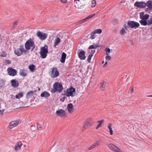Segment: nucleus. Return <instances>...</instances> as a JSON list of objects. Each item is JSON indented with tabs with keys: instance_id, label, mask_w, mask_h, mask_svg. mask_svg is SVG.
Masks as SVG:
<instances>
[{
	"instance_id": "f257e3e1",
	"label": "nucleus",
	"mask_w": 152,
	"mask_h": 152,
	"mask_svg": "<svg viewBox=\"0 0 152 152\" xmlns=\"http://www.w3.org/2000/svg\"><path fill=\"white\" fill-rule=\"evenodd\" d=\"M48 52V46L47 45H45L44 47H41L39 53L41 57L42 58L44 59L46 57Z\"/></svg>"
},
{
	"instance_id": "f03ea898",
	"label": "nucleus",
	"mask_w": 152,
	"mask_h": 152,
	"mask_svg": "<svg viewBox=\"0 0 152 152\" xmlns=\"http://www.w3.org/2000/svg\"><path fill=\"white\" fill-rule=\"evenodd\" d=\"M25 46L27 51L31 49L33 50L35 47V45L33 41L31 39L28 40L25 43Z\"/></svg>"
},
{
	"instance_id": "7ed1b4c3",
	"label": "nucleus",
	"mask_w": 152,
	"mask_h": 152,
	"mask_svg": "<svg viewBox=\"0 0 152 152\" xmlns=\"http://www.w3.org/2000/svg\"><path fill=\"white\" fill-rule=\"evenodd\" d=\"M63 90L62 85L58 82L55 83L53 85L52 91L53 92L58 91L61 92Z\"/></svg>"
},
{
	"instance_id": "20e7f679",
	"label": "nucleus",
	"mask_w": 152,
	"mask_h": 152,
	"mask_svg": "<svg viewBox=\"0 0 152 152\" xmlns=\"http://www.w3.org/2000/svg\"><path fill=\"white\" fill-rule=\"evenodd\" d=\"M14 53L18 56L21 55L23 53L26 54L28 53L27 51L22 46L20 47L19 48H18L15 50Z\"/></svg>"
},
{
	"instance_id": "39448f33",
	"label": "nucleus",
	"mask_w": 152,
	"mask_h": 152,
	"mask_svg": "<svg viewBox=\"0 0 152 152\" xmlns=\"http://www.w3.org/2000/svg\"><path fill=\"white\" fill-rule=\"evenodd\" d=\"M64 92L65 95L67 97L74 96H75L74 94L75 92V89L71 87L70 88L66 89Z\"/></svg>"
},
{
	"instance_id": "423d86ee",
	"label": "nucleus",
	"mask_w": 152,
	"mask_h": 152,
	"mask_svg": "<svg viewBox=\"0 0 152 152\" xmlns=\"http://www.w3.org/2000/svg\"><path fill=\"white\" fill-rule=\"evenodd\" d=\"M59 72L56 67H53L51 69L50 76L52 78H54L59 75Z\"/></svg>"
},
{
	"instance_id": "0eeeda50",
	"label": "nucleus",
	"mask_w": 152,
	"mask_h": 152,
	"mask_svg": "<svg viewBox=\"0 0 152 152\" xmlns=\"http://www.w3.org/2000/svg\"><path fill=\"white\" fill-rule=\"evenodd\" d=\"M127 25L129 27L132 28H135L138 27L140 26L139 23L134 21H129L127 23Z\"/></svg>"
},
{
	"instance_id": "6e6552de",
	"label": "nucleus",
	"mask_w": 152,
	"mask_h": 152,
	"mask_svg": "<svg viewBox=\"0 0 152 152\" xmlns=\"http://www.w3.org/2000/svg\"><path fill=\"white\" fill-rule=\"evenodd\" d=\"M20 123V122L19 120H17L11 121L8 126V128L10 129H12L18 125Z\"/></svg>"
},
{
	"instance_id": "1a4fd4ad",
	"label": "nucleus",
	"mask_w": 152,
	"mask_h": 152,
	"mask_svg": "<svg viewBox=\"0 0 152 152\" xmlns=\"http://www.w3.org/2000/svg\"><path fill=\"white\" fill-rule=\"evenodd\" d=\"M36 35L41 40H45L47 37L46 34L40 31H38Z\"/></svg>"
},
{
	"instance_id": "9d476101",
	"label": "nucleus",
	"mask_w": 152,
	"mask_h": 152,
	"mask_svg": "<svg viewBox=\"0 0 152 152\" xmlns=\"http://www.w3.org/2000/svg\"><path fill=\"white\" fill-rule=\"evenodd\" d=\"M7 71L8 75L11 76H15L17 73V71L11 67L8 68Z\"/></svg>"
},
{
	"instance_id": "9b49d317",
	"label": "nucleus",
	"mask_w": 152,
	"mask_h": 152,
	"mask_svg": "<svg viewBox=\"0 0 152 152\" xmlns=\"http://www.w3.org/2000/svg\"><path fill=\"white\" fill-rule=\"evenodd\" d=\"M134 6L141 8H145L146 7V3L143 1H137L134 4Z\"/></svg>"
},
{
	"instance_id": "f8f14e48",
	"label": "nucleus",
	"mask_w": 152,
	"mask_h": 152,
	"mask_svg": "<svg viewBox=\"0 0 152 152\" xmlns=\"http://www.w3.org/2000/svg\"><path fill=\"white\" fill-rule=\"evenodd\" d=\"M108 147L110 149L115 152H124L113 144H110Z\"/></svg>"
},
{
	"instance_id": "ddd939ff",
	"label": "nucleus",
	"mask_w": 152,
	"mask_h": 152,
	"mask_svg": "<svg viewBox=\"0 0 152 152\" xmlns=\"http://www.w3.org/2000/svg\"><path fill=\"white\" fill-rule=\"evenodd\" d=\"M91 119H88L87 120L85 121L83 124V126L82 128V130H84L88 126H91Z\"/></svg>"
},
{
	"instance_id": "4468645a",
	"label": "nucleus",
	"mask_w": 152,
	"mask_h": 152,
	"mask_svg": "<svg viewBox=\"0 0 152 152\" xmlns=\"http://www.w3.org/2000/svg\"><path fill=\"white\" fill-rule=\"evenodd\" d=\"M66 114L65 111L62 109L58 110L56 112V115L61 117H64Z\"/></svg>"
},
{
	"instance_id": "2eb2a0df",
	"label": "nucleus",
	"mask_w": 152,
	"mask_h": 152,
	"mask_svg": "<svg viewBox=\"0 0 152 152\" xmlns=\"http://www.w3.org/2000/svg\"><path fill=\"white\" fill-rule=\"evenodd\" d=\"M128 28V27L126 24H124V27L122 28L119 31V34L121 35L124 36L126 33V30Z\"/></svg>"
},
{
	"instance_id": "dca6fc26",
	"label": "nucleus",
	"mask_w": 152,
	"mask_h": 152,
	"mask_svg": "<svg viewBox=\"0 0 152 152\" xmlns=\"http://www.w3.org/2000/svg\"><path fill=\"white\" fill-rule=\"evenodd\" d=\"M85 52L83 50L80 51L78 52V56L80 59L85 60V59L86 58L85 56Z\"/></svg>"
},
{
	"instance_id": "f3484780",
	"label": "nucleus",
	"mask_w": 152,
	"mask_h": 152,
	"mask_svg": "<svg viewBox=\"0 0 152 152\" xmlns=\"http://www.w3.org/2000/svg\"><path fill=\"white\" fill-rule=\"evenodd\" d=\"M146 5L147 7L146 9V11L148 12L151 11L152 9V1H148L146 3Z\"/></svg>"
},
{
	"instance_id": "a211bd4d",
	"label": "nucleus",
	"mask_w": 152,
	"mask_h": 152,
	"mask_svg": "<svg viewBox=\"0 0 152 152\" xmlns=\"http://www.w3.org/2000/svg\"><path fill=\"white\" fill-rule=\"evenodd\" d=\"M22 145L23 143L21 142L20 141L17 142L15 146V150L17 151L20 150Z\"/></svg>"
},
{
	"instance_id": "6ab92c4d",
	"label": "nucleus",
	"mask_w": 152,
	"mask_h": 152,
	"mask_svg": "<svg viewBox=\"0 0 152 152\" xmlns=\"http://www.w3.org/2000/svg\"><path fill=\"white\" fill-rule=\"evenodd\" d=\"M110 53H105L106 56L105 57V58L106 59V60L107 61L105 62V67L107 64L108 62L111 61L112 60V58L111 56L110 55Z\"/></svg>"
},
{
	"instance_id": "aec40b11",
	"label": "nucleus",
	"mask_w": 152,
	"mask_h": 152,
	"mask_svg": "<svg viewBox=\"0 0 152 152\" xmlns=\"http://www.w3.org/2000/svg\"><path fill=\"white\" fill-rule=\"evenodd\" d=\"M11 83L12 86L14 88H16L19 85L18 82L15 79H12L11 80Z\"/></svg>"
},
{
	"instance_id": "412c9836",
	"label": "nucleus",
	"mask_w": 152,
	"mask_h": 152,
	"mask_svg": "<svg viewBox=\"0 0 152 152\" xmlns=\"http://www.w3.org/2000/svg\"><path fill=\"white\" fill-rule=\"evenodd\" d=\"M144 15V13L143 12L140 13V18L142 20H146L149 18V15H148L146 14Z\"/></svg>"
},
{
	"instance_id": "4be33fe9",
	"label": "nucleus",
	"mask_w": 152,
	"mask_h": 152,
	"mask_svg": "<svg viewBox=\"0 0 152 152\" xmlns=\"http://www.w3.org/2000/svg\"><path fill=\"white\" fill-rule=\"evenodd\" d=\"M67 109L68 111L70 113L73 112L74 109L73 104L72 103L68 104L67 106Z\"/></svg>"
},
{
	"instance_id": "5701e85b",
	"label": "nucleus",
	"mask_w": 152,
	"mask_h": 152,
	"mask_svg": "<svg viewBox=\"0 0 152 152\" xmlns=\"http://www.w3.org/2000/svg\"><path fill=\"white\" fill-rule=\"evenodd\" d=\"M100 143V141H98L96 142L95 143L92 145L91 146L88 148V150H91V149H93L94 148L98 146Z\"/></svg>"
},
{
	"instance_id": "b1692460",
	"label": "nucleus",
	"mask_w": 152,
	"mask_h": 152,
	"mask_svg": "<svg viewBox=\"0 0 152 152\" xmlns=\"http://www.w3.org/2000/svg\"><path fill=\"white\" fill-rule=\"evenodd\" d=\"M40 96L42 97L47 98L50 96V94L47 91H45L41 94Z\"/></svg>"
},
{
	"instance_id": "393cba45",
	"label": "nucleus",
	"mask_w": 152,
	"mask_h": 152,
	"mask_svg": "<svg viewBox=\"0 0 152 152\" xmlns=\"http://www.w3.org/2000/svg\"><path fill=\"white\" fill-rule=\"evenodd\" d=\"M66 57V54L64 52H63L61 55V58L60 60L61 62L64 63L65 61V59Z\"/></svg>"
},
{
	"instance_id": "a878e982",
	"label": "nucleus",
	"mask_w": 152,
	"mask_h": 152,
	"mask_svg": "<svg viewBox=\"0 0 152 152\" xmlns=\"http://www.w3.org/2000/svg\"><path fill=\"white\" fill-rule=\"evenodd\" d=\"M61 40L60 38L58 37H56L55 40V42L53 46L54 47H56L57 45L60 42Z\"/></svg>"
},
{
	"instance_id": "bb28decb",
	"label": "nucleus",
	"mask_w": 152,
	"mask_h": 152,
	"mask_svg": "<svg viewBox=\"0 0 152 152\" xmlns=\"http://www.w3.org/2000/svg\"><path fill=\"white\" fill-rule=\"evenodd\" d=\"M104 121V120H103L97 121V123H98V124L96 127V129H97L101 127L102 126Z\"/></svg>"
},
{
	"instance_id": "cd10ccee",
	"label": "nucleus",
	"mask_w": 152,
	"mask_h": 152,
	"mask_svg": "<svg viewBox=\"0 0 152 152\" xmlns=\"http://www.w3.org/2000/svg\"><path fill=\"white\" fill-rule=\"evenodd\" d=\"M90 38L92 39H93L96 38L97 36V35L94 31H92L90 34Z\"/></svg>"
},
{
	"instance_id": "c85d7f7f",
	"label": "nucleus",
	"mask_w": 152,
	"mask_h": 152,
	"mask_svg": "<svg viewBox=\"0 0 152 152\" xmlns=\"http://www.w3.org/2000/svg\"><path fill=\"white\" fill-rule=\"evenodd\" d=\"M20 75L25 77L27 75L26 71L24 70H20Z\"/></svg>"
},
{
	"instance_id": "c756f323",
	"label": "nucleus",
	"mask_w": 152,
	"mask_h": 152,
	"mask_svg": "<svg viewBox=\"0 0 152 152\" xmlns=\"http://www.w3.org/2000/svg\"><path fill=\"white\" fill-rule=\"evenodd\" d=\"M35 68V66L33 64L30 65L28 67V68L31 72H34V71Z\"/></svg>"
},
{
	"instance_id": "7c9ffc66",
	"label": "nucleus",
	"mask_w": 152,
	"mask_h": 152,
	"mask_svg": "<svg viewBox=\"0 0 152 152\" xmlns=\"http://www.w3.org/2000/svg\"><path fill=\"white\" fill-rule=\"evenodd\" d=\"M34 93V91H31L28 92L26 94V97L27 98H29L32 96L33 94Z\"/></svg>"
},
{
	"instance_id": "2f4dec72",
	"label": "nucleus",
	"mask_w": 152,
	"mask_h": 152,
	"mask_svg": "<svg viewBox=\"0 0 152 152\" xmlns=\"http://www.w3.org/2000/svg\"><path fill=\"white\" fill-rule=\"evenodd\" d=\"M141 25L143 26L148 25V22L145 20H142L139 21Z\"/></svg>"
},
{
	"instance_id": "473e14b6",
	"label": "nucleus",
	"mask_w": 152,
	"mask_h": 152,
	"mask_svg": "<svg viewBox=\"0 0 152 152\" xmlns=\"http://www.w3.org/2000/svg\"><path fill=\"white\" fill-rule=\"evenodd\" d=\"M95 52V51L94 50H93L92 51V53H93L92 54H90L88 56V62H89V63H90L91 62V58L92 57V56H93V54Z\"/></svg>"
},
{
	"instance_id": "72a5a7b5",
	"label": "nucleus",
	"mask_w": 152,
	"mask_h": 152,
	"mask_svg": "<svg viewBox=\"0 0 152 152\" xmlns=\"http://www.w3.org/2000/svg\"><path fill=\"white\" fill-rule=\"evenodd\" d=\"M44 126V123L43 122H39L38 123V127L42 128Z\"/></svg>"
},
{
	"instance_id": "f704fd0d",
	"label": "nucleus",
	"mask_w": 152,
	"mask_h": 152,
	"mask_svg": "<svg viewBox=\"0 0 152 152\" xmlns=\"http://www.w3.org/2000/svg\"><path fill=\"white\" fill-rule=\"evenodd\" d=\"M94 32L96 34H100L102 32V31L101 29H97L94 30Z\"/></svg>"
},
{
	"instance_id": "c9c22d12",
	"label": "nucleus",
	"mask_w": 152,
	"mask_h": 152,
	"mask_svg": "<svg viewBox=\"0 0 152 152\" xmlns=\"http://www.w3.org/2000/svg\"><path fill=\"white\" fill-rule=\"evenodd\" d=\"M23 96V94L22 92L18 94H17L15 96V97L16 99H19Z\"/></svg>"
},
{
	"instance_id": "e433bc0d",
	"label": "nucleus",
	"mask_w": 152,
	"mask_h": 152,
	"mask_svg": "<svg viewBox=\"0 0 152 152\" xmlns=\"http://www.w3.org/2000/svg\"><path fill=\"white\" fill-rule=\"evenodd\" d=\"M98 46L97 45H93L90 46L88 48V49H96Z\"/></svg>"
},
{
	"instance_id": "4c0bfd02",
	"label": "nucleus",
	"mask_w": 152,
	"mask_h": 152,
	"mask_svg": "<svg viewBox=\"0 0 152 152\" xmlns=\"http://www.w3.org/2000/svg\"><path fill=\"white\" fill-rule=\"evenodd\" d=\"M111 127L112 124H110L108 126V128H109V130H110V133H113V131L112 130Z\"/></svg>"
},
{
	"instance_id": "58836bf2",
	"label": "nucleus",
	"mask_w": 152,
	"mask_h": 152,
	"mask_svg": "<svg viewBox=\"0 0 152 152\" xmlns=\"http://www.w3.org/2000/svg\"><path fill=\"white\" fill-rule=\"evenodd\" d=\"M112 50H111L110 48H105V52L106 53H111Z\"/></svg>"
},
{
	"instance_id": "ea45409f",
	"label": "nucleus",
	"mask_w": 152,
	"mask_h": 152,
	"mask_svg": "<svg viewBox=\"0 0 152 152\" xmlns=\"http://www.w3.org/2000/svg\"><path fill=\"white\" fill-rule=\"evenodd\" d=\"M96 5V2L95 0H93L92 1L91 7H95Z\"/></svg>"
},
{
	"instance_id": "a19ab883",
	"label": "nucleus",
	"mask_w": 152,
	"mask_h": 152,
	"mask_svg": "<svg viewBox=\"0 0 152 152\" xmlns=\"http://www.w3.org/2000/svg\"><path fill=\"white\" fill-rule=\"evenodd\" d=\"M18 25V22L17 21H15L13 23V25L12 28H15Z\"/></svg>"
},
{
	"instance_id": "79ce46f5",
	"label": "nucleus",
	"mask_w": 152,
	"mask_h": 152,
	"mask_svg": "<svg viewBox=\"0 0 152 152\" xmlns=\"http://www.w3.org/2000/svg\"><path fill=\"white\" fill-rule=\"evenodd\" d=\"M95 15V14L94 13L93 14H91L88 17H86V18L87 19V20H88L91 18L92 17H93Z\"/></svg>"
},
{
	"instance_id": "37998d69",
	"label": "nucleus",
	"mask_w": 152,
	"mask_h": 152,
	"mask_svg": "<svg viewBox=\"0 0 152 152\" xmlns=\"http://www.w3.org/2000/svg\"><path fill=\"white\" fill-rule=\"evenodd\" d=\"M104 82L102 83L101 86H100V88L101 90H104Z\"/></svg>"
},
{
	"instance_id": "c03bdc74",
	"label": "nucleus",
	"mask_w": 152,
	"mask_h": 152,
	"mask_svg": "<svg viewBox=\"0 0 152 152\" xmlns=\"http://www.w3.org/2000/svg\"><path fill=\"white\" fill-rule=\"evenodd\" d=\"M148 25H149L152 24V17L150 18L148 21Z\"/></svg>"
},
{
	"instance_id": "a18cd8bd",
	"label": "nucleus",
	"mask_w": 152,
	"mask_h": 152,
	"mask_svg": "<svg viewBox=\"0 0 152 152\" xmlns=\"http://www.w3.org/2000/svg\"><path fill=\"white\" fill-rule=\"evenodd\" d=\"M7 55V54L5 53H4L2 54H1L0 56L2 57H5Z\"/></svg>"
},
{
	"instance_id": "49530a36",
	"label": "nucleus",
	"mask_w": 152,
	"mask_h": 152,
	"mask_svg": "<svg viewBox=\"0 0 152 152\" xmlns=\"http://www.w3.org/2000/svg\"><path fill=\"white\" fill-rule=\"evenodd\" d=\"M87 20L86 18H84V19L81 20L82 21V23H84V22H85Z\"/></svg>"
},
{
	"instance_id": "de8ad7c7",
	"label": "nucleus",
	"mask_w": 152,
	"mask_h": 152,
	"mask_svg": "<svg viewBox=\"0 0 152 152\" xmlns=\"http://www.w3.org/2000/svg\"><path fill=\"white\" fill-rule=\"evenodd\" d=\"M82 23V21L81 20H80V21L78 22H77V23H76V24L77 25H80V24H81L82 23Z\"/></svg>"
},
{
	"instance_id": "09e8293b",
	"label": "nucleus",
	"mask_w": 152,
	"mask_h": 152,
	"mask_svg": "<svg viewBox=\"0 0 152 152\" xmlns=\"http://www.w3.org/2000/svg\"><path fill=\"white\" fill-rule=\"evenodd\" d=\"M6 61L7 62V64H11V61L9 60H6Z\"/></svg>"
},
{
	"instance_id": "8fccbe9b",
	"label": "nucleus",
	"mask_w": 152,
	"mask_h": 152,
	"mask_svg": "<svg viewBox=\"0 0 152 152\" xmlns=\"http://www.w3.org/2000/svg\"><path fill=\"white\" fill-rule=\"evenodd\" d=\"M61 1L63 3H65L67 1V0H61Z\"/></svg>"
},
{
	"instance_id": "3c124183",
	"label": "nucleus",
	"mask_w": 152,
	"mask_h": 152,
	"mask_svg": "<svg viewBox=\"0 0 152 152\" xmlns=\"http://www.w3.org/2000/svg\"><path fill=\"white\" fill-rule=\"evenodd\" d=\"M4 110H0V115H2L4 112Z\"/></svg>"
},
{
	"instance_id": "603ef678",
	"label": "nucleus",
	"mask_w": 152,
	"mask_h": 152,
	"mask_svg": "<svg viewBox=\"0 0 152 152\" xmlns=\"http://www.w3.org/2000/svg\"><path fill=\"white\" fill-rule=\"evenodd\" d=\"M134 92V88H132V89H131V93H132L133 92Z\"/></svg>"
},
{
	"instance_id": "864d4df0",
	"label": "nucleus",
	"mask_w": 152,
	"mask_h": 152,
	"mask_svg": "<svg viewBox=\"0 0 152 152\" xmlns=\"http://www.w3.org/2000/svg\"><path fill=\"white\" fill-rule=\"evenodd\" d=\"M146 96L148 97H152V95H150L147 96Z\"/></svg>"
},
{
	"instance_id": "5fc2aeb1",
	"label": "nucleus",
	"mask_w": 152,
	"mask_h": 152,
	"mask_svg": "<svg viewBox=\"0 0 152 152\" xmlns=\"http://www.w3.org/2000/svg\"><path fill=\"white\" fill-rule=\"evenodd\" d=\"M3 86V84L2 85H0V87H2Z\"/></svg>"
},
{
	"instance_id": "6e6d98bb",
	"label": "nucleus",
	"mask_w": 152,
	"mask_h": 152,
	"mask_svg": "<svg viewBox=\"0 0 152 152\" xmlns=\"http://www.w3.org/2000/svg\"><path fill=\"white\" fill-rule=\"evenodd\" d=\"M38 90L39 91H40V88H38Z\"/></svg>"
},
{
	"instance_id": "4d7b16f0",
	"label": "nucleus",
	"mask_w": 152,
	"mask_h": 152,
	"mask_svg": "<svg viewBox=\"0 0 152 152\" xmlns=\"http://www.w3.org/2000/svg\"><path fill=\"white\" fill-rule=\"evenodd\" d=\"M104 63V61H102V64H103V63Z\"/></svg>"
},
{
	"instance_id": "13d9d810",
	"label": "nucleus",
	"mask_w": 152,
	"mask_h": 152,
	"mask_svg": "<svg viewBox=\"0 0 152 152\" xmlns=\"http://www.w3.org/2000/svg\"><path fill=\"white\" fill-rule=\"evenodd\" d=\"M65 99V97H63V100H64Z\"/></svg>"
},
{
	"instance_id": "bf43d9fd",
	"label": "nucleus",
	"mask_w": 152,
	"mask_h": 152,
	"mask_svg": "<svg viewBox=\"0 0 152 152\" xmlns=\"http://www.w3.org/2000/svg\"><path fill=\"white\" fill-rule=\"evenodd\" d=\"M23 107V108H25V107Z\"/></svg>"
},
{
	"instance_id": "052dcab7",
	"label": "nucleus",
	"mask_w": 152,
	"mask_h": 152,
	"mask_svg": "<svg viewBox=\"0 0 152 152\" xmlns=\"http://www.w3.org/2000/svg\"><path fill=\"white\" fill-rule=\"evenodd\" d=\"M80 0H75V1H79Z\"/></svg>"
},
{
	"instance_id": "680f3d73",
	"label": "nucleus",
	"mask_w": 152,
	"mask_h": 152,
	"mask_svg": "<svg viewBox=\"0 0 152 152\" xmlns=\"http://www.w3.org/2000/svg\"><path fill=\"white\" fill-rule=\"evenodd\" d=\"M111 135H112L113 134L112 133H111V134H110Z\"/></svg>"
},
{
	"instance_id": "e2e57ef3",
	"label": "nucleus",
	"mask_w": 152,
	"mask_h": 152,
	"mask_svg": "<svg viewBox=\"0 0 152 152\" xmlns=\"http://www.w3.org/2000/svg\"><path fill=\"white\" fill-rule=\"evenodd\" d=\"M103 66H104V64L103 65Z\"/></svg>"
}]
</instances>
